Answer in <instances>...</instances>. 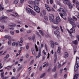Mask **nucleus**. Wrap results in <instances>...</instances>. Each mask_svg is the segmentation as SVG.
Instances as JSON below:
<instances>
[{
    "mask_svg": "<svg viewBox=\"0 0 79 79\" xmlns=\"http://www.w3.org/2000/svg\"><path fill=\"white\" fill-rule=\"evenodd\" d=\"M63 2L65 5H68L69 8L71 9L73 8V5L70 3L69 0H64Z\"/></svg>",
    "mask_w": 79,
    "mask_h": 79,
    "instance_id": "obj_1",
    "label": "nucleus"
},
{
    "mask_svg": "<svg viewBox=\"0 0 79 79\" xmlns=\"http://www.w3.org/2000/svg\"><path fill=\"white\" fill-rule=\"evenodd\" d=\"M76 61L77 64H75L74 69L75 70H77L78 68V67H79V57H77L76 59Z\"/></svg>",
    "mask_w": 79,
    "mask_h": 79,
    "instance_id": "obj_2",
    "label": "nucleus"
},
{
    "mask_svg": "<svg viewBox=\"0 0 79 79\" xmlns=\"http://www.w3.org/2000/svg\"><path fill=\"white\" fill-rule=\"evenodd\" d=\"M27 11L28 13L29 14H31L32 15L35 16V13L32 10H31L29 8L27 7L26 8Z\"/></svg>",
    "mask_w": 79,
    "mask_h": 79,
    "instance_id": "obj_3",
    "label": "nucleus"
},
{
    "mask_svg": "<svg viewBox=\"0 0 79 79\" xmlns=\"http://www.w3.org/2000/svg\"><path fill=\"white\" fill-rule=\"evenodd\" d=\"M61 21V19L59 16H57L56 17V21H54V23L55 24H58L59 23V22Z\"/></svg>",
    "mask_w": 79,
    "mask_h": 79,
    "instance_id": "obj_4",
    "label": "nucleus"
},
{
    "mask_svg": "<svg viewBox=\"0 0 79 79\" xmlns=\"http://www.w3.org/2000/svg\"><path fill=\"white\" fill-rule=\"evenodd\" d=\"M69 20L70 21V23L74 27H76V25H75V24H74V20H73V19L71 18H69Z\"/></svg>",
    "mask_w": 79,
    "mask_h": 79,
    "instance_id": "obj_5",
    "label": "nucleus"
},
{
    "mask_svg": "<svg viewBox=\"0 0 79 79\" xmlns=\"http://www.w3.org/2000/svg\"><path fill=\"white\" fill-rule=\"evenodd\" d=\"M59 11L60 13H61V14H63L65 16H66L67 14H66V12L64 11V9H63L62 8H60L59 9ZM60 14H61V13H60Z\"/></svg>",
    "mask_w": 79,
    "mask_h": 79,
    "instance_id": "obj_6",
    "label": "nucleus"
},
{
    "mask_svg": "<svg viewBox=\"0 0 79 79\" xmlns=\"http://www.w3.org/2000/svg\"><path fill=\"white\" fill-rule=\"evenodd\" d=\"M67 30L70 34H71V33H74L75 32V29L73 27H72V28L70 30V31L68 29Z\"/></svg>",
    "mask_w": 79,
    "mask_h": 79,
    "instance_id": "obj_7",
    "label": "nucleus"
},
{
    "mask_svg": "<svg viewBox=\"0 0 79 79\" xmlns=\"http://www.w3.org/2000/svg\"><path fill=\"white\" fill-rule=\"evenodd\" d=\"M54 34L58 39L60 38V33L59 31H54Z\"/></svg>",
    "mask_w": 79,
    "mask_h": 79,
    "instance_id": "obj_8",
    "label": "nucleus"
},
{
    "mask_svg": "<svg viewBox=\"0 0 79 79\" xmlns=\"http://www.w3.org/2000/svg\"><path fill=\"white\" fill-rule=\"evenodd\" d=\"M34 9L35 11H36L37 13H40V8L39 7L37 6H35L34 7Z\"/></svg>",
    "mask_w": 79,
    "mask_h": 79,
    "instance_id": "obj_9",
    "label": "nucleus"
},
{
    "mask_svg": "<svg viewBox=\"0 0 79 79\" xmlns=\"http://www.w3.org/2000/svg\"><path fill=\"white\" fill-rule=\"evenodd\" d=\"M49 19L50 22H54V16H53V15L49 14Z\"/></svg>",
    "mask_w": 79,
    "mask_h": 79,
    "instance_id": "obj_10",
    "label": "nucleus"
},
{
    "mask_svg": "<svg viewBox=\"0 0 79 79\" xmlns=\"http://www.w3.org/2000/svg\"><path fill=\"white\" fill-rule=\"evenodd\" d=\"M46 15V12H45V10H44L42 11L40 14V16H45Z\"/></svg>",
    "mask_w": 79,
    "mask_h": 79,
    "instance_id": "obj_11",
    "label": "nucleus"
},
{
    "mask_svg": "<svg viewBox=\"0 0 79 79\" xmlns=\"http://www.w3.org/2000/svg\"><path fill=\"white\" fill-rule=\"evenodd\" d=\"M4 72H3L1 74V76L2 79H6L7 78H8V77H4Z\"/></svg>",
    "mask_w": 79,
    "mask_h": 79,
    "instance_id": "obj_12",
    "label": "nucleus"
},
{
    "mask_svg": "<svg viewBox=\"0 0 79 79\" xmlns=\"http://www.w3.org/2000/svg\"><path fill=\"white\" fill-rule=\"evenodd\" d=\"M35 2H34V5H36V6H39V2L38 1V0H35Z\"/></svg>",
    "mask_w": 79,
    "mask_h": 79,
    "instance_id": "obj_13",
    "label": "nucleus"
},
{
    "mask_svg": "<svg viewBox=\"0 0 79 79\" xmlns=\"http://www.w3.org/2000/svg\"><path fill=\"white\" fill-rule=\"evenodd\" d=\"M45 6L48 11H51L50 7L49 6H48V5L45 4Z\"/></svg>",
    "mask_w": 79,
    "mask_h": 79,
    "instance_id": "obj_14",
    "label": "nucleus"
},
{
    "mask_svg": "<svg viewBox=\"0 0 79 79\" xmlns=\"http://www.w3.org/2000/svg\"><path fill=\"white\" fill-rule=\"evenodd\" d=\"M55 59L54 60V63H56V60L57 59V55H56V52H55Z\"/></svg>",
    "mask_w": 79,
    "mask_h": 79,
    "instance_id": "obj_15",
    "label": "nucleus"
},
{
    "mask_svg": "<svg viewBox=\"0 0 79 79\" xmlns=\"http://www.w3.org/2000/svg\"><path fill=\"white\" fill-rule=\"evenodd\" d=\"M68 57V54L67 52H65L64 53V58H67Z\"/></svg>",
    "mask_w": 79,
    "mask_h": 79,
    "instance_id": "obj_16",
    "label": "nucleus"
},
{
    "mask_svg": "<svg viewBox=\"0 0 79 79\" xmlns=\"http://www.w3.org/2000/svg\"><path fill=\"white\" fill-rule=\"evenodd\" d=\"M55 43L53 41H51V47L52 48H54V44Z\"/></svg>",
    "mask_w": 79,
    "mask_h": 79,
    "instance_id": "obj_17",
    "label": "nucleus"
},
{
    "mask_svg": "<svg viewBox=\"0 0 79 79\" xmlns=\"http://www.w3.org/2000/svg\"><path fill=\"white\" fill-rule=\"evenodd\" d=\"M39 53L38 54V58H40V56H41V49H40L39 51Z\"/></svg>",
    "mask_w": 79,
    "mask_h": 79,
    "instance_id": "obj_18",
    "label": "nucleus"
},
{
    "mask_svg": "<svg viewBox=\"0 0 79 79\" xmlns=\"http://www.w3.org/2000/svg\"><path fill=\"white\" fill-rule=\"evenodd\" d=\"M79 77V74H76L74 76L73 79H77V78Z\"/></svg>",
    "mask_w": 79,
    "mask_h": 79,
    "instance_id": "obj_19",
    "label": "nucleus"
},
{
    "mask_svg": "<svg viewBox=\"0 0 79 79\" xmlns=\"http://www.w3.org/2000/svg\"><path fill=\"white\" fill-rule=\"evenodd\" d=\"M4 37L6 39H11V37L9 35H6L4 36Z\"/></svg>",
    "mask_w": 79,
    "mask_h": 79,
    "instance_id": "obj_20",
    "label": "nucleus"
},
{
    "mask_svg": "<svg viewBox=\"0 0 79 79\" xmlns=\"http://www.w3.org/2000/svg\"><path fill=\"white\" fill-rule=\"evenodd\" d=\"M2 19H7V17L3 15L2 17H0V20H2Z\"/></svg>",
    "mask_w": 79,
    "mask_h": 79,
    "instance_id": "obj_21",
    "label": "nucleus"
},
{
    "mask_svg": "<svg viewBox=\"0 0 79 79\" xmlns=\"http://www.w3.org/2000/svg\"><path fill=\"white\" fill-rule=\"evenodd\" d=\"M28 39L30 40H34V37H29L28 38Z\"/></svg>",
    "mask_w": 79,
    "mask_h": 79,
    "instance_id": "obj_22",
    "label": "nucleus"
},
{
    "mask_svg": "<svg viewBox=\"0 0 79 79\" xmlns=\"http://www.w3.org/2000/svg\"><path fill=\"white\" fill-rule=\"evenodd\" d=\"M72 43L73 44H75V45H77L78 43L77 41L76 40L73 41Z\"/></svg>",
    "mask_w": 79,
    "mask_h": 79,
    "instance_id": "obj_23",
    "label": "nucleus"
},
{
    "mask_svg": "<svg viewBox=\"0 0 79 79\" xmlns=\"http://www.w3.org/2000/svg\"><path fill=\"white\" fill-rule=\"evenodd\" d=\"M8 45H11V40H9L8 42Z\"/></svg>",
    "mask_w": 79,
    "mask_h": 79,
    "instance_id": "obj_24",
    "label": "nucleus"
},
{
    "mask_svg": "<svg viewBox=\"0 0 79 79\" xmlns=\"http://www.w3.org/2000/svg\"><path fill=\"white\" fill-rule=\"evenodd\" d=\"M13 3L14 4H17L18 3V0H15L14 1Z\"/></svg>",
    "mask_w": 79,
    "mask_h": 79,
    "instance_id": "obj_25",
    "label": "nucleus"
},
{
    "mask_svg": "<svg viewBox=\"0 0 79 79\" xmlns=\"http://www.w3.org/2000/svg\"><path fill=\"white\" fill-rule=\"evenodd\" d=\"M20 43H23V42L24 41V40L23 39V38H21L20 39Z\"/></svg>",
    "mask_w": 79,
    "mask_h": 79,
    "instance_id": "obj_26",
    "label": "nucleus"
},
{
    "mask_svg": "<svg viewBox=\"0 0 79 79\" xmlns=\"http://www.w3.org/2000/svg\"><path fill=\"white\" fill-rule=\"evenodd\" d=\"M29 4L34 5V2H32V1H30L29 2Z\"/></svg>",
    "mask_w": 79,
    "mask_h": 79,
    "instance_id": "obj_27",
    "label": "nucleus"
},
{
    "mask_svg": "<svg viewBox=\"0 0 79 79\" xmlns=\"http://www.w3.org/2000/svg\"><path fill=\"white\" fill-rule=\"evenodd\" d=\"M8 67H9V68H8ZM8 67H5V69H8V70H9V69H11V66H9Z\"/></svg>",
    "mask_w": 79,
    "mask_h": 79,
    "instance_id": "obj_28",
    "label": "nucleus"
},
{
    "mask_svg": "<svg viewBox=\"0 0 79 79\" xmlns=\"http://www.w3.org/2000/svg\"><path fill=\"white\" fill-rule=\"evenodd\" d=\"M76 6L77 7V8H79V2H77L76 3Z\"/></svg>",
    "mask_w": 79,
    "mask_h": 79,
    "instance_id": "obj_29",
    "label": "nucleus"
},
{
    "mask_svg": "<svg viewBox=\"0 0 79 79\" xmlns=\"http://www.w3.org/2000/svg\"><path fill=\"white\" fill-rule=\"evenodd\" d=\"M56 3L57 5H60V6H61H61H62V5H61V3H60L59 2L57 1Z\"/></svg>",
    "mask_w": 79,
    "mask_h": 79,
    "instance_id": "obj_30",
    "label": "nucleus"
},
{
    "mask_svg": "<svg viewBox=\"0 0 79 79\" xmlns=\"http://www.w3.org/2000/svg\"><path fill=\"white\" fill-rule=\"evenodd\" d=\"M60 16L62 18L64 19H66V18H63V15L62 14H60Z\"/></svg>",
    "mask_w": 79,
    "mask_h": 79,
    "instance_id": "obj_31",
    "label": "nucleus"
},
{
    "mask_svg": "<svg viewBox=\"0 0 79 79\" xmlns=\"http://www.w3.org/2000/svg\"><path fill=\"white\" fill-rule=\"evenodd\" d=\"M48 66V63H47L46 64H44L43 67V68H45V66Z\"/></svg>",
    "mask_w": 79,
    "mask_h": 79,
    "instance_id": "obj_32",
    "label": "nucleus"
},
{
    "mask_svg": "<svg viewBox=\"0 0 79 79\" xmlns=\"http://www.w3.org/2000/svg\"><path fill=\"white\" fill-rule=\"evenodd\" d=\"M60 50H61V48L60 47H58L57 50V52L58 53H60Z\"/></svg>",
    "mask_w": 79,
    "mask_h": 79,
    "instance_id": "obj_33",
    "label": "nucleus"
},
{
    "mask_svg": "<svg viewBox=\"0 0 79 79\" xmlns=\"http://www.w3.org/2000/svg\"><path fill=\"white\" fill-rule=\"evenodd\" d=\"M3 10H4V7L1 6V5H0V10L2 11Z\"/></svg>",
    "mask_w": 79,
    "mask_h": 79,
    "instance_id": "obj_34",
    "label": "nucleus"
},
{
    "mask_svg": "<svg viewBox=\"0 0 79 79\" xmlns=\"http://www.w3.org/2000/svg\"><path fill=\"white\" fill-rule=\"evenodd\" d=\"M35 47L36 51V52H38V48H37V45H36V44H35Z\"/></svg>",
    "mask_w": 79,
    "mask_h": 79,
    "instance_id": "obj_35",
    "label": "nucleus"
},
{
    "mask_svg": "<svg viewBox=\"0 0 79 79\" xmlns=\"http://www.w3.org/2000/svg\"><path fill=\"white\" fill-rule=\"evenodd\" d=\"M39 31L40 32V34H41L42 35H44V33L42 31H41L40 30H39Z\"/></svg>",
    "mask_w": 79,
    "mask_h": 79,
    "instance_id": "obj_36",
    "label": "nucleus"
},
{
    "mask_svg": "<svg viewBox=\"0 0 79 79\" xmlns=\"http://www.w3.org/2000/svg\"><path fill=\"white\" fill-rule=\"evenodd\" d=\"M29 48V44H27L26 46V49L28 50Z\"/></svg>",
    "mask_w": 79,
    "mask_h": 79,
    "instance_id": "obj_37",
    "label": "nucleus"
},
{
    "mask_svg": "<svg viewBox=\"0 0 79 79\" xmlns=\"http://www.w3.org/2000/svg\"><path fill=\"white\" fill-rule=\"evenodd\" d=\"M42 53L44 56H45V55H46V52H45V50H43Z\"/></svg>",
    "mask_w": 79,
    "mask_h": 79,
    "instance_id": "obj_38",
    "label": "nucleus"
},
{
    "mask_svg": "<svg viewBox=\"0 0 79 79\" xmlns=\"http://www.w3.org/2000/svg\"><path fill=\"white\" fill-rule=\"evenodd\" d=\"M0 27L1 28H2V29H5V27H4V26H3V25H0Z\"/></svg>",
    "mask_w": 79,
    "mask_h": 79,
    "instance_id": "obj_39",
    "label": "nucleus"
},
{
    "mask_svg": "<svg viewBox=\"0 0 79 79\" xmlns=\"http://www.w3.org/2000/svg\"><path fill=\"white\" fill-rule=\"evenodd\" d=\"M34 60H33L32 61H31L30 62V65H31V64H32L34 63Z\"/></svg>",
    "mask_w": 79,
    "mask_h": 79,
    "instance_id": "obj_40",
    "label": "nucleus"
},
{
    "mask_svg": "<svg viewBox=\"0 0 79 79\" xmlns=\"http://www.w3.org/2000/svg\"><path fill=\"white\" fill-rule=\"evenodd\" d=\"M20 43V42H19V41H18L16 43V46H18V44H19Z\"/></svg>",
    "mask_w": 79,
    "mask_h": 79,
    "instance_id": "obj_41",
    "label": "nucleus"
},
{
    "mask_svg": "<svg viewBox=\"0 0 79 79\" xmlns=\"http://www.w3.org/2000/svg\"><path fill=\"white\" fill-rule=\"evenodd\" d=\"M45 73H44L43 74L41 75V76H40V77H44L45 76Z\"/></svg>",
    "mask_w": 79,
    "mask_h": 79,
    "instance_id": "obj_42",
    "label": "nucleus"
},
{
    "mask_svg": "<svg viewBox=\"0 0 79 79\" xmlns=\"http://www.w3.org/2000/svg\"><path fill=\"white\" fill-rule=\"evenodd\" d=\"M15 26H16V24H13L12 25L9 26L10 27H15Z\"/></svg>",
    "mask_w": 79,
    "mask_h": 79,
    "instance_id": "obj_43",
    "label": "nucleus"
},
{
    "mask_svg": "<svg viewBox=\"0 0 79 79\" xmlns=\"http://www.w3.org/2000/svg\"><path fill=\"white\" fill-rule=\"evenodd\" d=\"M44 19H45V20H46V21H47V20H48V17H47L46 16H45L44 17Z\"/></svg>",
    "mask_w": 79,
    "mask_h": 79,
    "instance_id": "obj_44",
    "label": "nucleus"
},
{
    "mask_svg": "<svg viewBox=\"0 0 79 79\" xmlns=\"http://www.w3.org/2000/svg\"><path fill=\"white\" fill-rule=\"evenodd\" d=\"M56 71V67H55L52 69L53 72H55Z\"/></svg>",
    "mask_w": 79,
    "mask_h": 79,
    "instance_id": "obj_45",
    "label": "nucleus"
},
{
    "mask_svg": "<svg viewBox=\"0 0 79 79\" xmlns=\"http://www.w3.org/2000/svg\"><path fill=\"white\" fill-rule=\"evenodd\" d=\"M10 34L11 35H14L15 33H14V31H10Z\"/></svg>",
    "mask_w": 79,
    "mask_h": 79,
    "instance_id": "obj_46",
    "label": "nucleus"
},
{
    "mask_svg": "<svg viewBox=\"0 0 79 79\" xmlns=\"http://www.w3.org/2000/svg\"><path fill=\"white\" fill-rule=\"evenodd\" d=\"M60 30H61V32H63V28H62V27H61V26H60Z\"/></svg>",
    "mask_w": 79,
    "mask_h": 79,
    "instance_id": "obj_47",
    "label": "nucleus"
},
{
    "mask_svg": "<svg viewBox=\"0 0 79 79\" xmlns=\"http://www.w3.org/2000/svg\"><path fill=\"white\" fill-rule=\"evenodd\" d=\"M20 76V74H19L16 77L15 79H17Z\"/></svg>",
    "mask_w": 79,
    "mask_h": 79,
    "instance_id": "obj_48",
    "label": "nucleus"
},
{
    "mask_svg": "<svg viewBox=\"0 0 79 79\" xmlns=\"http://www.w3.org/2000/svg\"><path fill=\"white\" fill-rule=\"evenodd\" d=\"M16 45V43L15 42H13L12 43V45L13 46H15Z\"/></svg>",
    "mask_w": 79,
    "mask_h": 79,
    "instance_id": "obj_49",
    "label": "nucleus"
},
{
    "mask_svg": "<svg viewBox=\"0 0 79 79\" xmlns=\"http://www.w3.org/2000/svg\"><path fill=\"white\" fill-rule=\"evenodd\" d=\"M31 32H32V31L29 30V31H27V33L28 34H29V33H31Z\"/></svg>",
    "mask_w": 79,
    "mask_h": 79,
    "instance_id": "obj_50",
    "label": "nucleus"
},
{
    "mask_svg": "<svg viewBox=\"0 0 79 79\" xmlns=\"http://www.w3.org/2000/svg\"><path fill=\"white\" fill-rule=\"evenodd\" d=\"M53 7H54V8H56L57 6H56V5L54 4L53 5Z\"/></svg>",
    "mask_w": 79,
    "mask_h": 79,
    "instance_id": "obj_51",
    "label": "nucleus"
},
{
    "mask_svg": "<svg viewBox=\"0 0 79 79\" xmlns=\"http://www.w3.org/2000/svg\"><path fill=\"white\" fill-rule=\"evenodd\" d=\"M55 29H56V30H60V28H59V27H56Z\"/></svg>",
    "mask_w": 79,
    "mask_h": 79,
    "instance_id": "obj_52",
    "label": "nucleus"
},
{
    "mask_svg": "<svg viewBox=\"0 0 79 79\" xmlns=\"http://www.w3.org/2000/svg\"><path fill=\"white\" fill-rule=\"evenodd\" d=\"M13 10H7V11L8 12H11V11H13Z\"/></svg>",
    "mask_w": 79,
    "mask_h": 79,
    "instance_id": "obj_53",
    "label": "nucleus"
},
{
    "mask_svg": "<svg viewBox=\"0 0 79 79\" xmlns=\"http://www.w3.org/2000/svg\"><path fill=\"white\" fill-rule=\"evenodd\" d=\"M49 58H50V53H48V57H47V58H48V59Z\"/></svg>",
    "mask_w": 79,
    "mask_h": 79,
    "instance_id": "obj_54",
    "label": "nucleus"
},
{
    "mask_svg": "<svg viewBox=\"0 0 79 79\" xmlns=\"http://www.w3.org/2000/svg\"><path fill=\"white\" fill-rule=\"evenodd\" d=\"M29 55L28 54H26V55H25V57L26 58H29Z\"/></svg>",
    "mask_w": 79,
    "mask_h": 79,
    "instance_id": "obj_55",
    "label": "nucleus"
},
{
    "mask_svg": "<svg viewBox=\"0 0 79 79\" xmlns=\"http://www.w3.org/2000/svg\"><path fill=\"white\" fill-rule=\"evenodd\" d=\"M73 18L75 21H77V19L75 17L73 16Z\"/></svg>",
    "mask_w": 79,
    "mask_h": 79,
    "instance_id": "obj_56",
    "label": "nucleus"
},
{
    "mask_svg": "<svg viewBox=\"0 0 79 79\" xmlns=\"http://www.w3.org/2000/svg\"><path fill=\"white\" fill-rule=\"evenodd\" d=\"M51 10L52 11H53V12H55V9H54V8H52Z\"/></svg>",
    "mask_w": 79,
    "mask_h": 79,
    "instance_id": "obj_57",
    "label": "nucleus"
},
{
    "mask_svg": "<svg viewBox=\"0 0 79 79\" xmlns=\"http://www.w3.org/2000/svg\"><path fill=\"white\" fill-rule=\"evenodd\" d=\"M54 77H57V75L56 74V73H55L54 75Z\"/></svg>",
    "mask_w": 79,
    "mask_h": 79,
    "instance_id": "obj_58",
    "label": "nucleus"
},
{
    "mask_svg": "<svg viewBox=\"0 0 79 79\" xmlns=\"http://www.w3.org/2000/svg\"><path fill=\"white\" fill-rule=\"evenodd\" d=\"M22 68V67H20L19 68V69H18V71H19V70L20 69H21Z\"/></svg>",
    "mask_w": 79,
    "mask_h": 79,
    "instance_id": "obj_59",
    "label": "nucleus"
},
{
    "mask_svg": "<svg viewBox=\"0 0 79 79\" xmlns=\"http://www.w3.org/2000/svg\"><path fill=\"white\" fill-rule=\"evenodd\" d=\"M53 0H50V3L51 4H52V3H53Z\"/></svg>",
    "mask_w": 79,
    "mask_h": 79,
    "instance_id": "obj_60",
    "label": "nucleus"
},
{
    "mask_svg": "<svg viewBox=\"0 0 79 79\" xmlns=\"http://www.w3.org/2000/svg\"><path fill=\"white\" fill-rule=\"evenodd\" d=\"M31 52H32V54L33 55H34L35 53V52H34V51L33 50H32Z\"/></svg>",
    "mask_w": 79,
    "mask_h": 79,
    "instance_id": "obj_61",
    "label": "nucleus"
},
{
    "mask_svg": "<svg viewBox=\"0 0 79 79\" xmlns=\"http://www.w3.org/2000/svg\"><path fill=\"white\" fill-rule=\"evenodd\" d=\"M52 28H53V29H56V26H55L53 25H52Z\"/></svg>",
    "mask_w": 79,
    "mask_h": 79,
    "instance_id": "obj_62",
    "label": "nucleus"
},
{
    "mask_svg": "<svg viewBox=\"0 0 79 79\" xmlns=\"http://www.w3.org/2000/svg\"><path fill=\"white\" fill-rule=\"evenodd\" d=\"M20 2L21 3H24V0H20Z\"/></svg>",
    "mask_w": 79,
    "mask_h": 79,
    "instance_id": "obj_63",
    "label": "nucleus"
},
{
    "mask_svg": "<svg viewBox=\"0 0 79 79\" xmlns=\"http://www.w3.org/2000/svg\"><path fill=\"white\" fill-rule=\"evenodd\" d=\"M77 16L79 19V13H78V15H77Z\"/></svg>",
    "mask_w": 79,
    "mask_h": 79,
    "instance_id": "obj_64",
    "label": "nucleus"
}]
</instances>
